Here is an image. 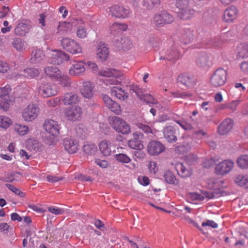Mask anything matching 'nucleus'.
<instances>
[{
    "mask_svg": "<svg viewBox=\"0 0 248 248\" xmlns=\"http://www.w3.org/2000/svg\"><path fill=\"white\" fill-rule=\"evenodd\" d=\"M42 126L46 134V143L49 145L55 144L60 134L61 124L58 121L47 118L44 121Z\"/></svg>",
    "mask_w": 248,
    "mask_h": 248,
    "instance_id": "1",
    "label": "nucleus"
},
{
    "mask_svg": "<svg viewBox=\"0 0 248 248\" xmlns=\"http://www.w3.org/2000/svg\"><path fill=\"white\" fill-rule=\"evenodd\" d=\"M99 75L107 77L105 83L107 85H118L121 83L120 73L119 71L113 68H106L100 70Z\"/></svg>",
    "mask_w": 248,
    "mask_h": 248,
    "instance_id": "2",
    "label": "nucleus"
},
{
    "mask_svg": "<svg viewBox=\"0 0 248 248\" xmlns=\"http://www.w3.org/2000/svg\"><path fill=\"white\" fill-rule=\"evenodd\" d=\"M62 48L72 55H79L82 53L83 49L81 45L76 40L65 37L61 41Z\"/></svg>",
    "mask_w": 248,
    "mask_h": 248,
    "instance_id": "3",
    "label": "nucleus"
},
{
    "mask_svg": "<svg viewBox=\"0 0 248 248\" xmlns=\"http://www.w3.org/2000/svg\"><path fill=\"white\" fill-rule=\"evenodd\" d=\"M208 187L210 190L203 191L202 195H197L196 198L202 201L205 198L211 199L217 198L220 196V193L218 192L219 185L217 182L213 180H209L208 182Z\"/></svg>",
    "mask_w": 248,
    "mask_h": 248,
    "instance_id": "4",
    "label": "nucleus"
},
{
    "mask_svg": "<svg viewBox=\"0 0 248 248\" xmlns=\"http://www.w3.org/2000/svg\"><path fill=\"white\" fill-rule=\"evenodd\" d=\"M40 112V108L35 103H29L23 109L22 117L24 121L31 122L37 118Z\"/></svg>",
    "mask_w": 248,
    "mask_h": 248,
    "instance_id": "5",
    "label": "nucleus"
},
{
    "mask_svg": "<svg viewBox=\"0 0 248 248\" xmlns=\"http://www.w3.org/2000/svg\"><path fill=\"white\" fill-rule=\"evenodd\" d=\"M11 88L9 85L0 88V108L7 110L13 103V97L10 95Z\"/></svg>",
    "mask_w": 248,
    "mask_h": 248,
    "instance_id": "6",
    "label": "nucleus"
},
{
    "mask_svg": "<svg viewBox=\"0 0 248 248\" xmlns=\"http://www.w3.org/2000/svg\"><path fill=\"white\" fill-rule=\"evenodd\" d=\"M110 124L116 131L124 135L128 134L130 132L129 125L118 117H112L110 119Z\"/></svg>",
    "mask_w": 248,
    "mask_h": 248,
    "instance_id": "7",
    "label": "nucleus"
},
{
    "mask_svg": "<svg viewBox=\"0 0 248 248\" xmlns=\"http://www.w3.org/2000/svg\"><path fill=\"white\" fill-rule=\"evenodd\" d=\"M227 73L223 68L217 69L210 78L211 84L215 87L223 85L227 81Z\"/></svg>",
    "mask_w": 248,
    "mask_h": 248,
    "instance_id": "8",
    "label": "nucleus"
},
{
    "mask_svg": "<svg viewBox=\"0 0 248 248\" xmlns=\"http://www.w3.org/2000/svg\"><path fill=\"white\" fill-rule=\"evenodd\" d=\"M174 20L173 16L165 11L156 14L153 17V23L157 27H162L165 24H170Z\"/></svg>",
    "mask_w": 248,
    "mask_h": 248,
    "instance_id": "9",
    "label": "nucleus"
},
{
    "mask_svg": "<svg viewBox=\"0 0 248 248\" xmlns=\"http://www.w3.org/2000/svg\"><path fill=\"white\" fill-rule=\"evenodd\" d=\"M37 92L43 97L54 96L57 93L53 85L48 82L40 84L37 88Z\"/></svg>",
    "mask_w": 248,
    "mask_h": 248,
    "instance_id": "10",
    "label": "nucleus"
},
{
    "mask_svg": "<svg viewBox=\"0 0 248 248\" xmlns=\"http://www.w3.org/2000/svg\"><path fill=\"white\" fill-rule=\"evenodd\" d=\"M82 110L78 106H74L67 108L65 111V115L67 120L76 121L81 118Z\"/></svg>",
    "mask_w": 248,
    "mask_h": 248,
    "instance_id": "11",
    "label": "nucleus"
},
{
    "mask_svg": "<svg viewBox=\"0 0 248 248\" xmlns=\"http://www.w3.org/2000/svg\"><path fill=\"white\" fill-rule=\"evenodd\" d=\"M165 149V146L158 141L152 140L147 145L148 153L151 155H157L162 153Z\"/></svg>",
    "mask_w": 248,
    "mask_h": 248,
    "instance_id": "12",
    "label": "nucleus"
},
{
    "mask_svg": "<svg viewBox=\"0 0 248 248\" xmlns=\"http://www.w3.org/2000/svg\"><path fill=\"white\" fill-rule=\"evenodd\" d=\"M234 163L231 160H225L217 165L215 171L217 174L224 175L229 172L233 168Z\"/></svg>",
    "mask_w": 248,
    "mask_h": 248,
    "instance_id": "13",
    "label": "nucleus"
},
{
    "mask_svg": "<svg viewBox=\"0 0 248 248\" xmlns=\"http://www.w3.org/2000/svg\"><path fill=\"white\" fill-rule=\"evenodd\" d=\"M85 62L83 61H77L73 64L69 70V74L72 76L79 77L85 72Z\"/></svg>",
    "mask_w": 248,
    "mask_h": 248,
    "instance_id": "14",
    "label": "nucleus"
},
{
    "mask_svg": "<svg viewBox=\"0 0 248 248\" xmlns=\"http://www.w3.org/2000/svg\"><path fill=\"white\" fill-rule=\"evenodd\" d=\"M112 16L119 18H125L128 16L129 11L123 6L114 5L110 7Z\"/></svg>",
    "mask_w": 248,
    "mask_h": 248,
    "instance_id": "15",
    "label": "nucleus"
},
{
    "mask_svg": "<svg viewBox=\"0 0 248 248\" xmlns=\"http://www.w3.org/2000/svg\"><path fill=\"white\" fill-rule=\"evenodd\" d=\"M238 16V11L235 6L228 7L224 12L223 19L227 23H232Z\"/></svg>",
    "mask_w": 248,
    "mask_h": 248,
    "instance_id": "16",
    "label": "nucleus"
},
{
    "mask_svg": "<svg viewBox=\"0 0 248 248\" xmlns=\"http://www.w3.org/2000/svg\"><path fill=\"white\" fill-rule=\"evenodd\" d=\"M68 58L69 57L64 52L55 50L52 51L48 62L53 64L60 65L63 62L64 60H67Z\"/></svg>",
    "mask_w": 248,
    "mask_h": 248,
    "instance_id": "17",
    "label": "nucleus"
},
{
    "mask_svg": "<svg viewBox=\"0 0 248 248\" xmlns=\"http://www.w3.org/2000/svg\"><path fill=\"white\" fill-rule=\"evenodd\" d=\"M234 121L231 118L225 119L218 125L217 132L220 135L228 134L232 129Z\"/></svg>",
    "mask_w": 248,
    "mask_h": 248,
    "instance_id": "18",
    "label": "nucleus"
},
{
    "mask_svg": "<svg viewBox=\"0 0 248 248\" xmlns=\"http://www.w3.org/2000/svg\"><path fill=\"white\" fill-rule=\"evenodd\" d=\"M94 87V84L91 81H83L82 86L80 89V92L84 97L90 99L93 95Z\"/></svg>",
    "mask_w": 248,
    "mask_h": 248,
    "instance_id": "19",
    "label": "nucleus"
},
{
    "mask_svg": "<svg viewBox=\"0 0 248 248\" xmlns=\"http://www.w3.org/2000/svg\"><path fill=\"white\" fill-rule=\"evenodd\" d=\"M133 138L128 141V146L131 149L136 150H142L144 146L143 142L140 139V137L141 136L140 133L137 132L133 134Z\"/></svg>",
    "mask_w": 248,
    "mask_h": 248,
    "instance_id": "20",
    "label": "nucleus"
},
{
    "mask_svg": "<svg viewBox=\"0 0 248 248\" xmlns=\"http://www.w3.org/2000/svg\"><path fill=\"white\" fill-rule=\"evenodd\" d=\"M64 149L70 154H74L78 150V141L71 138H66L63 140Z\"/></svg>",
    "mask_w": 248,
    "mask_h": 248,
    "instance_id": "21",
    "label": "nucleus"
},
{
    "mask_svg": "<svg viewBox=\"0 0 248 248\" xmlns=\"http://www.w3.org/2000/svg\"><path fill=\"white\" fill-rule=\"evenodd\" d=\"M196 62L198 66L202 68L209 67L212 64L210 56L204 52L201 53L198 55Z\"/></svg>",
    "mask_w": 248,
    "mask_h": 248,
    "instance_id": "22",
    "label": "nucleus"
},
{
    "mask_svg": "<svg viewBox=\"0 0 248 248\" xmlns=\"http://www.w3.org/2000/svg\"><path fill=\"white\" fill-rule=\"evenodd\" d=\"M103 99L106 107L109 108L111 111L116 114H119L121 111L120 106L113 101L112 99L108 95L106 94L102 95Z\"/></svg>",
    "mask_w": 248,
    "mask_h": 248,
    "instance_id": "23",
    "label": "nucleus"
},
{
    "mask_svg": "<svg viewBox=\"0 0 248 248\" xmlns=\"http://www.w3.org/2000/svg\"><path fill=\"white\" fill-rule=\"evenodd\" d=\"M194 30L191 28H185L181 32L180 39L184 44L190 43L194 39Z\"/></svg>",
    "mask_w": 248,
    "mask_h": 248,
    "instance_id": "24",
    "label": "nucleus"
},
{
    "mask_svg": "<svg viewBox=\"0 0 248 248\" xmlns=\"http://www.w3.org/2000/svg\"><path fill=\"white\" fill-rule=\"evenodd\" d=\"M61 71L57 67L54 66H47L44 68L46 75L53 81L58 78Z\"/></svg>",
    "mask_w": 248,
    "mask_h": 248,
    "instance_id": "25",
    "label": "nucleus"
},
{
    "mask_svg": "<svg viewBox=\"0 0 248 248\" xmlns=\"http://www.w3.org/2000/svg\"><path fill=\"white\" fill-rule=\"evenodd\" d=\"M62 100L64 105H71L79 101L78 95L74 93H67L63 95Z\"/></svg>",
    "mask_w": 248,
    "mask_h": 248,
    "instance_id": "26",
    "label": "nucleus"
},
{
    "mask_svg": "<svg viewBox=\"0 0 248 248\" xmlns=\"http://www.w3.org/2000/svg\"><path fill=\"white\" fill-rule=\"evenodd\" d=\"M45 55L40 49L34 50L32 51L30 59L31 63L34 65H39L44 59Z\"/></svg>",
    "mask_w": 248,
    "mask_h": 248,
    "instance_id": "27",
    "label": "nucleus"
},
{
    "mask_svg": "<svg viewBox=\"0 0 248 248\" xmlns=\"http://www.w3.org/2000/svg\"><path fill=\"white\" fill-rule=\"evenodd\" d=\"M54 81L57 82L60 86L63 87H69L72 83L70 78L68 75L64 74L62 71Z\"/></svg>",
    "mask_w": 248,
    "mask_h": 248,
    "instance_id": "28",
    "label": "nucleus"
},
{
    "mask_svg": "<svg viewBox=\"0 0 248 248\" xmlns=\"http://www.w3.org/2000/svg\"><path fill=\"white\" fill-rule=\"evenodd\" d=\"M234 182L238 186L244 188H248V175L239 174L234 177Z\"/></svg>",
    "mask_w": 248,
    "mask_h": 248,
    "instance_id": "29",
    "label": "nucleus"
},
{
    "mask_svg": "<svg viewBox=\"0 0 248 248\" xmlns=\"http://www.w3.org/2000/svg\"><path fill=\"white\" fill-rule=\"evenodd\" d=\"M109 52L108 48L105 44L100 43L97 47L96 54L97 57L101 60L105 61L108 58Z\"/></svg>",
    "mask_w": 248,
    "mask_h": 248,
    "instance_id": "30",
    "label": "nucleus"
},
{
    "mask_svg": "<svg viewBox=\"0 0 248 248\" xmlns=\"http://www.w3.org/2000/svg\"><path fill=\"white\" fill-rule=\"evenodd\" d=\"M177 13L179 18L184 20H187L193 16L194 11L190 9L188 6H186L182 9H179Z\"/></svg>",
    "mask_w": 248,
    "mask_h": 248,
    "instance_id": "31",
    "label": "nucleus"
},
{
    "mask_svg": "<svg viewBox=\"0 0 248 248\" xmlns=\"http://www.w3.org/2000/svg\"><path fill=\"white\" fill-rule=\"evenodd\" d=\"M163 133L165 138L168 142H175L177 140L173 127L171 126L166 127L164 129Z\"/></svg>",
    "mask_w": 248,
    "mask_h": 248,
    "instance_id": "32",
    "label": "nucleus"
},
{
    "mask_svg": "<svg viewBox=\"0 0 248 248\" xmlns=\"http://www.w3.org/2000/svg\"><path fill=\"white\" fill-rule=\"evenodd\" d=\"M177 80L178 82L187 87H190L194 84L193 77L188 74H181L178 76Z\"/></svg>",
    "mask_w": 248,
    "mask_h": 248,
    "instance_id": "33",
    "label": "nucleus"
},
{
    "mask_svg": "<svg viewBox=\"0 0 248 248\" xmlns=\"http://www.w3.org/2000/svg\"><path fill=\"white\" fill-rule=\"evenodd\" d=\"M99 150L101 153L104 156H109L111 151L110 149L111 143L110 141L103 140L101 141L98 144Z\"/></svg>",
    "mask_w": 248,
    "mask_h": 248,
    "instance_id": "34",
    "label": "nucleus"
},
{
    "mask_svg": "<svg viewBox=\"0 0 248 248\" xmlns=\"http://www.w3.org/2000/svg\"><path fill=\"white\" fill-rule=\"evenodd\" d=\"M127 29V26L125 24L116 22L110 26L109 31L112 34L115 35L126 31Z\"/></svg>",
    "mask_w": 248,
    "mask_h": 248,
    "instance_id": "35",
    "label": "nucleus"
},
{
    "mask_svg": "<svg viewBox=\"0 0 248 248\" xmlns=\"http://www.w3.org/2000/svg\"><path fill=\"white\" fill-rule=\"evenodd\" d=\"M29 31V25L22 21L19 22L16 27L15 32L17 35L24 36Z\"/></svg>",
    "mask_w": 248,
    "mask_h": 248,
    "instance_id": "36",
    "label": "nucleus"
},
{
    "mask_svg": "<svg viewBox=\"0 0 248 248\" xmlns=\"http://www.w3.org/2000/svg\"><path fill=\"white\" fill-rule=\"evenodd\" d=\"M175 168L179 175L182 177H186L190 175V171L181 162H177L175 165Z\"/></svg>",
    "mask_w": 248,
    "mask_h": 248,
    "instance_id": "37",
    "label": "nucleus"
},
{
    "mask_svg": "<svg viewBox=\"0 0 248 248\" xmlns=\"http://www.w3.org/2000/svg\"><path fill=\"white\" fill-rule=\"evenodd\" d=\"M111 94L122 100H125L128 97L127 93H125L122 88L115 86L112 88Z\"/></svg>",
    "mask_w": 248,
    "mask_h": 248,
    "instance_id": "38",
    "label": "nucleus"
},
{
    "mask_svg": "<svg viewBox=\"0 0 248 248\" xmlns=\"http://www.w3.org/2000/svg\"><path fill=\"white\" fill-rule=\"evenodd\" d=\"M238 55L243 59L248 57V43L240 44L237 46Z\"/></svg>",
    "mask_w": 248,
    "mask_h": 248,
    "instance_id": "39",
    "label": "nucleus"
},
{
    "mask_svg": "<svg viewBox=\"0 0 248 248\" xmlns=\"http://www.w3.org/2000/svg\"><path fill=\"white\" fill-rule=\"evenodd\" d=\"M75 23H78V24L80 25L83 24V20L81 19H75ZM77 35L79 38H84L87 36V33L84 26L81 25L78 28Z\"/></svg>",
    "mask_w": 248,
    "mask_h": 248,
    "instance_id": "40",
    "label": "nucleus"
},
{
    "mask_svg": "<svg viewBox=\"0 0 248 248\" xmlns=\"http://www.w3.org/2000/svg\"><path fill=\"white\" fill-rule=\"evenodd\" d=\"M12 46L17 51L19 52L23 51L26 48L24 42L19 38L13 39Z\"/></svg>",
    "mask_w": 248,
    "mask_h": 248,
    "instance_id": "41",
    "label": "nucleus"
},
{
    "mask_svg": "<svg viewBox=\"0 0 248 248\" xmlns=\"http://www.w3.org/2000/svg\"><path fill=\"white\" fill-rule=\"evenodd\" d=\"M97 150V147L94 144H86L83 147V152L88 155L95 154Z\"/></svg>",
    "mask_w": 248,
    "mask_h": 248,
    "instance_id": "42",
    "label": "nucleus"
},
{
    "mask_svg": "<svg viewBox=\"0 0 248 248\" xmlns=\"http://www.w3.org/2000/svg\"><path fill=\"white\" fill-rule=\"evenodd\" d=\"M160 3V0H143V5L148 9H153L158 7Z\"/></svg>",
    "mask_w": 248,
    "mask_h": 248,
    "instance_id": "43",
    "label": "nucleus"
},
{
    "mask_svg": "<svg viewBox=\"0 0 248 248\" xmlns=\"http://www.w3.org/2000/svg\"><path fill=\"white\" fill-rule=\"evenodd\" d=\"M75 130L77 136L79 138L84 139L87 135V129L82 124H78L75 128Z\"/></svg>",
    "mask_w": 248,
    "mask_h": 248,
    "instance_id": "44",
    "label": "nucleus"
},
{
    "mask_svg": "<svg viewBox=\"0 0 248 248\" xmlns=\"http://www.w3.org/2000/svg\"><path fill=\"white\" fill-rule=\"evenodd\" d=\"M25 76L29 78H35L39 75L38 69L34 68H29L24 70Z\"/></svg>",
    "mask_w": 248,
    "mask_h": 248,
    "instance_id": "45",
    "label": "nucleus"
},
{
    "mask_svg": "<svg viewBox=\"0 0 248 248\" xmlns=\"http://www.w3.org/2000/svg\"><path fill=\"white\" fill-rule=\"evenodd\" d=\"M14 129L19 135L24 136L29 132V127L25 125L16 124L14 125Z\"/></svg>",
    "mask_w": 248,
    "mask_h": 248,
    "instance_id": "46",
    "label": "nucleus"
},
{
    "mask_svg": "<svg viewBox=\"0 0 248 248\" xmlns=\"http://www.w3.org/2000/svg\"><path fill=\"white\" fill-rule=\"evenodd\" d=\"M130 92L135 93L137 96L140 99L142 100L143 97L145 94L142 89L140 88L137 85L132 84L129 86Z\"/></svg>",
    "mask_w": 248,
    "mask_h": 248,
    "instance_id": "47",
    "label": "nucleus"
},
{
    "mask_svg": "<svg viewBox=\"0 0 248 248\" xmlns=\"http://www.w3.org/2000/svg\"><path fill=\"white\" fill-rule=\"evenodd\" d=\"M238 166L241 168H248V155H244L240 156L237 160Z\"/></svg>",
    "mask_w": 248,
    "mask_h": 248,
    "instance_id": "48",
    "label": "nucleus"
},
{
    "mask_svg": "<svg viewBox=\"0 0 248 248\" xmlns=\"http://www.w3.org/2000/svg\"><path fill=\"white\" fill-rule=\"evenodd\" d=\"M164 178L165 181L170 184H177V180L175 175L170 171H167L164 175Z\"/></svg>",
    "mask_w": 248,
    "mask_h": 248,
    "instance_id": "49",
    "label": "nucleus"
},
{
    "mask_svg": "<svg viewBox=\"0 0 248 248\" xmlns=\"http://www.w3.org/2000/svg\"><path fill=\"white\" fill-rule=\"evenodd\" d=\"M115 159L118 162L127 164L130 162V158L126 154L120 153L114 155Z\"/></svg>",
    "mask_w": 248,
    "mask_h": 248,
    "instance_id": "50",
    "label": "nucleus"
},
{
    "mask_svg": "<svg viewBox=\"0 0 248 248\" xmlns=\"http://www.w3.org/2000/svg\"><path fill=\"white\" fill-rule=\"evenodd\" d=\"M190 145L187 144H181L180 145H178L176 147L175 151L176 153L179 154H184L185 153H188L190 150Z\"/></svg>",
    "mask_w": 248,
    "mask_h": 248,
    "instance_id": "51",
    "label": "nucleus"
},
{
    "mask_svg": "<svg viewBox=\"0 0 248 248\" xmlns=\"http://www.w3.org/2000/svg\"><path fill=\"white\" fill-rule=\"evenodd\" d=\"M176 123L185 130H190L193 128V124L190 122L185 120H178L176 121Z\"/></svg>",
    "mask_w": 248,
    "mask_h": 248,
    "instance_id": "52",
    "label": "nucleus"
},
{
    "mask_svg": "<svg viewBox=\"0 0 248 248\" xmlns=\"http://www.w3.org/2000/svg\"><path fill=\"white\" fill-rule=\"evenodd\" d=\"M12 124L11 119L4 116H0V127L4 128H8Z\"/></svg>",
    "mask_w": 248,
    "mask_h": 248,
    "instance_id": "53",
    "label": "nucleus"
},
{
    "mask_svg": "<svg viewBox=\"0 0 248 248\" xmlns=\"http://www.w3.org/2000/svg\"><path fill=\"white\" fill-rule=\"evenodd\" d=\"M241 102L240 100H233L227 103V108L232 112H234L237 110L238 106Z\"/></svg>",
    "mask_w": 248,
    "mask_h": 248,
    "instance_id": "54",
    "label": "nucleus"
},
{
    "mask_svg": "<svg viewBox=\"0 0 248 248\" xmlns=\"http://www.w3.org/2000/svg\"><path fill=\"white\" fill-rule=\"evenodd\" d=\"M48 211L55 215H62L65 211L63 209L52 206L48 207Z\"/></svg>",
    "mask_w": 248,
    "mask_h": 248,
    "instance_id": "55",
    "label": "nucleus"
},
{
    "mask_svg": "<svg viewBox=\"0 0 248 248\" xmlns=\"http://www.w3.org/2000/svg\"><path fill=\"white\" fill-rule=\"evenodd\" d=\"M29 207L30 208L37 213H42L46 211V209L40 204H31L29 205Z\"/></svg>",
    "mask_w": 248,
    "mask_h": 248,
    "instance_id": "56",
    "label": "nucleus"
},
{
    "mask_svg": "<svg viewBox=\"0 0 248 248\" xmlns=\"http://www.w3.org/2000/svg\"><path fill=\"white\" fill-rule=\"evenodd\" d=\"M148 104L155 105L157 104V101L151 95L145 93L142 100Z\"/></svg>",
    "mask_w": 248,
    "mask_h": 248,
    "instance_id": "57",
    "label": "nucleus"
},
{
    "mask_svg": "<svg viewBox=\"0 0 248 248\" xmlns=\"http://www.w3.org/2000/svg\"><path fill=\"white\" fill-rule=\"evenodd\" d=\"M61 100V98L56 97L47 100L46 104L48 107H55L60 103Z\"/></svg>",
    "mask_w": 248,
    "mask_h": 248,
    "instance_id": "58",
    "label": "nucleus"
},
{
    "mask_svg": "<svg viewBox=\"0 0 248 248\" xmlns=\"http://www.w3.org/2000/svg\"><path fill=\"white\" fill-rule=\"evenodd\" d=\"M5 186L9 189L11 190L16 194L21 197H22L23 196V193L22 191H21L20 189L15 187L14 186L9 184H6Z\"/></svg>",
    "mask_w": 248,
    "mask_h": 248,
    "instance_id": "59",
    "label": "nucleus"
},
{
    "mask_svg": "<svg viewBox=\"0 0 248 248\" xmlns=\"http://www.w3.org/2000/svg\"><path fill=\"white\" fill-rule=\"evenodd\" d=\"M190 0H176V6L178 9H182L189 6Z\"/></svg>",
    "mask_w": 248,
    "mask_h": 248,
    "instance_id": "60",
    "label": "nucleus"
},
{
    "mask_svg": "<svg viewBox=\"0 0 248 248\" xmlns=\"http://www.w3.org/2000/svg\"><path fill=\"white\" fill-rule=\"evenodd\" d=\"M148 169L151 174H155L158 171L157 163L154 161H150L148 165Z\"/></svg>",
    "mask_w": 248,
    "mask_h": 248,
    "instance_id": "61",
    "label": "nucleus"
},
{
    "mask_svg": "<svg viewBox=\"0 0 248 248\" xmlns=\"http://www.w3.org/2000/svg\"><path fill=\"white\" fill-rule=\"evenodd\" d=\"M94 161L95 163L97 165L103 169L107 168L109 165L108 162L106 160H102L99 158H96Z\"/></svg>",
    "mask_w": 248,
    "mask_h": 248,
    "instance_id": "62",
    "label": "nucleus"
},
{
    "mask_svg": "<svg viewBox=\"0 0 248 248\" xmlns=\"http://www.w3.org/2000/svg\"><path fill=\"white\" fill-rule=\"evenodd\" d=\"M137 126L139 129L142 130L145 133H149L152 132L151 127L146 124L139 123L137 124Z\"/></svg>",
    "mask_w": 248,
    "mask_h": 248,
    "instance_id": "63",
    "label": "nucleus"
},
{
    "mask_svg": "<svg viewBox=\"0 0 248 248\" xmlns=\"http://www.w3.org/2000/svg\"><path fill=\"white\" fill-rule=\"evenodd\" d=\"M179 57V54L177 50H172L170 52V54L168 55L166 58L169 60H175L178 59Z\"/></svg>",
    "mask_w": 248,
    "mask_h": 248,
    "instance_id": "64",
    "label": "nucleus"
}]
</instances>
